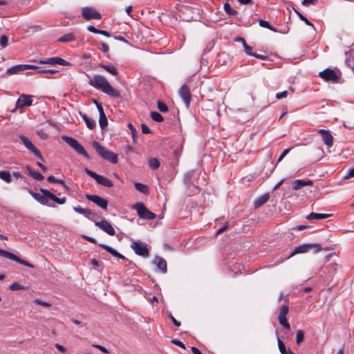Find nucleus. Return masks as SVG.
Masks as SVG:
<instances>
[{"instance_id": "nucleus-1", "label": "nucleus", "mask_w": 354, "mask_h": 354, "mask_svg": "<svg viewBox=\"0 0 354 354\" xmlns=\"http://www.w3.org/2000/svg\"><path fill=\"white\" fill-rule=\"evenodd\" d=\"M88 77L89 79L88 84L90 86L100 90L109 97H119L120 96V92L114 89L103 75L95 74L93 77H90L88 75Z\"/></svg>"}, {"instance_id": "nucleus-2", "label": "nucleus", "mask_w": 354, "mask_h": 354, "mask_svg": "<svg viewBox=\"0 0 354 354\" xmlns=\"http://www.w3.org/2000/svg\"><path fill=\"white\" fill-rule=\"evenodd\" d=\"M93 147L97 153L104 159L109 161L113 164H116L118 161V155L102 146L98 142L93 141Z\"/></svg>"}, {"instance_id": "nucleus-3", "label": "nucleus", "mask_w": 354, "mask_h": 354, "mask_svg": "<svg viewBox=\"0 0 354 354\" xmlns=\"http://www.w3.org/2000/svg\"><path fill=\"white\" fill-rule=\"evenodd\" d=\"M41 193H37L31 189L28 190V193L32 196V197L35 199L37 202L43 205H47L49 207H55V205L49 204V200H51V197L49 196L48 193H51L49 190L45 189H40Z\"/></svg>"}, {"instance_id": "nucleus-4", "label": "nucleus", "mask_w": 354, "mask_h": 354, "mask_svg": "<svg viewBox=\"0 0 354 354\" xmlns=\"http://www.w3.org/2000/svg\"><path fill=\"white\" fill-rule=\"evenodd\" d=\"M62 139L65 141L71 148H73L77 153L82 155L87 159H89V156L87 152L75 138L66 136H62Z\"/></svg>"}, {"instance_id": "nucleus-5", "label": "nucleus", "mask_w": 354, "mask_h": 354, "mask_svg": "<svg viewBox=\"0 0 354 354\" xmlns=\"http://www.w3.org/2000/svg\"><path fill=\"white\" fill-rule=\"evenodd\" d=\"M133 208L137 211V214L140 218L153 220L156 218V215L150 212L142 203H136Z\"/></svg>"}, {"instance_id": "nucleus-6", "label": "nucleus", "mask_w": 354, "mask_h": 354, "mask_svg": "<svg viewBox=\"0 0 354 354\" xmlns=\"http://www.w3.org/2000/svg\"><path fill=\"white\" fill-rule=\"evenodd\" d=\"M84 171L90 177L95 179L98 184L103 185L106 187H112L113 186V183L110 179L103 176H100L96 174L95 172L88 169L86 167L84 168Z\"/></svg>"}, {"instance_id": "nucleus-7", "label": "nucleus", "mask_w": 354, "mask_h": 354, "mask_svg": "<svg viewBox=\"0 0 354 354\" xmlns=\"http://www.w3.org/2000/svg\"><path fill=\"white\" fill-rule=\"evenodd\" d=\"M315 248V252H318L321 250V246L319 244L314 243H306L297 247H295L290 255L287 258L289 259L297 254H302L306 253L310 251L311 249Z\"/></svg>"}, {"instance_id": "nucleus-8", "label": "nucleus", "mask_w": 354, "mask_h": 354, "mask_svg": "<svg viewBox=\"0 0 354 354\" xmlns=\"http://www.w3.org/2000/svg\"><path fill=\"white\" fill-rule=\"evenodd\" d=\"M19 138L25 146V147L28 149L30 152H32L36 157H37L40 160L44 161V158L41 155L40 151L35 147V146L32 143V142L25 136L20 135Z\"/></svg>"}, {"instance_id": "nucleus-9", "label": "nucleus", "mask_w": 354, "mask_h": 354, "mask_svg": "<svg viewBox=\"0 0 354 354\" xmlns=\"http://www.w3.org/2000/svg\"><path fill=\"white\" fill-rule=\"evenodd\" d=\"M19 138L25 146V147L28 149L30 152H32L36 157H37L40 160L44 161V158L41 155L40 151L35 147V146L32 143V142L25 136L20 135Z\"/></svg>"}, {"instance_id": "nucleus-10", "label": "nucleus", "mask_w": 354, "mask_h": 354, "mask_svg": "<svg viewBox=\"0 0 354 354\" xmlns=\"http://www.w3.org/2000/svg\"><path fill=\"white\" fill-rule=\"evenodd\" d=\"M131 248L137 255L142 256L143 257H148L149 255V252L147 245L142 241H133L131 245Z\"/></svg>"}, {"instance_id": "nucleus-11", "label": "nucleus", "mask_w": 354, "mask_h": 354, "mask_svg": "<svg viewBox=\"0 0 354 354\" xmlns=\"http://www.w3.org/2000/svg\"><path fill=\"white\" fill-rule=\"evenodd\" d=\"M28 69H39V66L30 64L15 65L7 69L6 73L9 75L21 73Z\"/></svg>"}, {"instance_id": "nucleus-12", "label": "nucleus", "mask_w": 354, "mask_h": 354, "mask_svg": "<svg viewBox=\"0 0 354 354\" xmlns=\"http://www.w3.org/2000/svg\"><path fill=\"white\" fill-rule=\"evenodd\" d=\"M82 15L84 19H101V14L95 8L91 7H84L82 8Z\"/></svg>"}, {"instance_id": "nucleus-13", "label": "nucleus", "mask_w": 354, "mask_h": 354, "mask_svg": "<svg viewBox=\"0 0 354 354\" xmlns=\"http://www.w3.org/2000/svg\"><path fill=\"white\" fill-rule=\"evenodd\" d=\"M0 256L3 257L7 259H9L12 261H15L21 265L27 266V267L34 268V266L32 264H31L30 263H29L22 259H20L19 257H18L17 256H16L15 254L10 252L3 250L2 249H0Z\"/></svg>"}, {"instance_id": "nucleus-14", "label": "nucleus", "mask_w": 354, "mask_h": 354, "mask_svg": "<svg viewBox=\"0 0 354 354\" xmlns=\"http://www.w3.org/2000/svg\"><path fill=\"white\" fill-rule=\"evenodd\" d=\"M194 171H190L185 174L183 181L187 186V188L190 190L191 193L195 194L200 192L199 187L192 183V179L194 176Z\"/></svg>"}, {"instance_id": "nucleus-15", "label": "nucleus", "mask_w": 354, "mask_h": 354, "mask_svg": "<svg viewBox=\"0 0 354 354\" xmlns=\"http://www.w3.org/2000/svg\"><path fill=\"white\" fill-rule=\"evenodd\" d=\"M86 198L87 200L92 201L97 206L101 207L103 209H106L108 207V201L97 196V195H91V194H86Z\"/></svg>"}, {"instance_id": "nucleus-16", "label": "nucleus", "mask_w": 354, "mask_h": 354, "mask_svg": "<svg viewBox=\"0 0 354 354\" xmlns=\"http://www.w3.org/2000/svg\"><path fill=\"white\" fill-rule=\"evenodd\" d=\"M319 76L325 81L336 82L339 79L337 73L330 68H326L319 73Z\"/></svg>"}, {"instance_id": "nucleus-17", "label": "nucleus", "mask_w": 354, "mask_h": 354, "mask_svg": "<svg viewBox=\"0 0 354 354\" xmlns=\"http://www.w3.org/2000/svg\"><path fill=\"white\" fill-rule=\"evenodd\" d=\"M179 95L181 97L186 106L188 107L189 106L191 101V93L189 91V87L187 84H183L179 90Z\"/></svg>"}, {"instance_id": "nucleus-18", "label": "nucleus", "mask_w": 354, "mask_h": 354, "mask_svg": "<svg viewBox=\"0 0 354 354\" xmlns=\"http://www.w3.org/2000/svg\"><path fill=\"white\" fill-rule=\"evenodd\" d=\"M95 225L99 227L109 235L113 236L115 234V230L110 224V223L104 219L102 220L101 221L95 222Z\"/></svg>"}, {"instance_id": "nucleus-19", "label": "nucleus", "mask_w": 354, "mask_h": 354, "mask_svg": "<svg viewBox=\"0 0 354 354\" xmlns=\"http://www.w3.org/2000/svg\"><path fill=\"white\" fill-rule=\"evenodd\" d=\"M32 100L31 97L25 94H22L17 100L16 108H23L26 106H31Z\"/></svg>"}, {"instance_id": "nucleus-20", "label": "nucleus", "mask_w": 354, "mask_h": 354, "mask_svg": "<svg viewBox=\"0 0 354 354\" xmlns=\"http://www.w3.org/2000/svg\"><path fill=\"white\" fill-rule=\"evenodd\" d=\"M319 133L321 135L322 140L324 144L328 147H331L333 144V137L330 131L326 129L319 130Z\"/></svg>"}, {"instance_id": "nucleus-21", "label": "nucleus", "mask_w": 354, "mask_h": 354, "mask_svg": "<svg viewBox=\"0 0 354 354\" xmlns=\"http://www.w3.org/2000/svg\"><path fill=\"white\" fill-rule=\"evenodd\" d=\"M153 263L160 270L162 273L165 274L167 272V264L165 259L161 257L156 256L153 260Z\"/></svg>"}, {"instance_id": "nucleus-22", "label": "nucleus", "mask_w": 354, "mask_h": 354, "mask_svg": "<svg viewBox=\"0 0 354 354\" xmlns=\"http://www.w3.org/2000/svg\"><path fill=\"white\" fill-rule=\"evenodd\" d=\"M73 210L77 213L83 214L89 220H93V217L96 215L92 210L89 209H84L81 206L73 207Z\"/></svg>"}, {"instance_id": "nucleus-23", "label": "nucleus", "mask_w": 354, "mask_h": 354, "mask_svg": "<svg viewBox=\"0 0 354 354\" xmlns=\"http://www.w3.org/2000/svg\"><path fill=\"white\" fill-rule=\"evenodd\" d=\"M313 185V182L312 180H303V179L295 180L293 182L292 189L294 190H298V189L302 188L303 187L312 186Z\"/></svg>"}, {"instance_id": "nucleus-24", "label": "nucleus", "mask_w": 354, "mask_h": 354, "mask_svg": "<svg viewBox=\"0 0 354 354\" xmlns=\"http://www.w3.org/2000/svg\"><path fill=\"white\" fill-rule=\"evenodd\" d=\"M99 246L106 250L108 252L111 254L113 257L121 259H126L125 257L119 253L118 251H116L113 248L105 245V244H99Z\"/></svg>"}, {"instance_id": "nucleus-25", "label": "nucleus", "mask_w": 354, "mask_h": 354, "mask_svg": "<svg viewBox=\"0 0 354 354\" xmlns=\"http://www.w3.org/2000/svg\"><path fill=\"white\" fill-rule=\"evenodd\" d=\"M269 198H270V195L268 193H266V194L259 196L254 201V207L255 208L260 207L261 206H262L263 204H265L268 201Z\"/></svg>"}, {"instance_id": "nucleus-26", "label": "nucleus", "mask_w": 354, "mask_h": 354, "mask_svg": "<svg viewBox=\"0 0 354 354\" xmlns=\"http://www.w3.org/2000/svg\"><path fill=\"white\" fill-rule=\"evenodd\" d=\"M330 216V214H319V213H315L311 212L308 215H307L306 218L309 221L311 220H321V219H325Z\"/></svg>"}, {"instance_id": "nucleus-27", "label": "nucleus", "mask_w": 354, "mask_h": 354, "mask_svg": "<svg viewBox=\"0 0 354 354\" xmlns=\"http://www.w3.org/2000/svg\"><path fill=\"white\" fill-rule=\"evenodd\" d=\"M76 39L75 36L73 33L69 32L64 35L58 39V41L62 43H66L75 41Z\"/></svg>"}, {"instance_id": "nucleus-28", "label": "nucleus", "mask_w": 354, "mask_h": 354, "mask_svg": "<svg viewBox=\"0 0 354 354\" xmlns=\"http://www.w3.org/2000/svg\"><path fill=\"white\" fill-rule=\"evenodd\" d=\"M82 119L85 122L86 127L89 129H93L96 126V122L94 120L88 118L86 115L84 114L82 115Z\"/></svg>"}, {"instance_id": "nucleus-29", "label": "nucleus", "mask_w": 354, "mask_h": 354, "mask_svg": "<svg viewBox=\"0 0 354 354\" xmlns=\"http://www.w3.org/2000/svg\"><path fill=\"white\" fill-rule=\"evenodd\" d=\"M100 66L104 69L108 73H111L112 75H117L118 74L117 68L113 65H105V64H100Z\"/></svg>"}, {"instance_id": "nucleus-30", "label": "nucleus", "mask_w": 354, "mask_h": 354, "mask_svg": "<svg viewBox=\"0 0 354 354\" xmlns=\"http://www.w3.org/2000/svg\"><path fill=\"white\" fill-rule=\"evenodd\" d=\"M57 57H50V58H43L39 60V63L41 64H49V65H56L57 64Z\"/></svg>"}, {"instance_id": "nucleus-31", "label": "nucleus", "mask_w": 354, "mask_h": 354, "mask_svg": "<svg viewBox=\"0 0 354 354\" xmlns=\"http://www.w3.org/2000/svg\"><path fill=\"white\" fill-rule=\"evenodd\" d=\"M0 179L7 183H11L12 178L10 173L8 171H0Z\"/></svg>"}, {"instance_id": "nucleus-32", "label": "nucleus", "mask_w": 354, "mask_h": 354, "mask_svg": "<svg viewBox=\"0 0 354 354\" xmlns=\"http://www.w3.org/2000/svg\"><path fill=\"white\" fill-rule=\"evenodd\" d=\"M277 344L281 354H289V351H292L290 348L286 349L284 343L279 337L277 339Z\"/></svg>"}, {"instance_id": "nucleus-33", "label": "nucleus", "mask_w": 354, "mask_h": 354, "mask_svg": "<svg viewBox=\"0 0 354 354\" xmlns=\"http://www.w3.org/2000/svg\"><path fill=\"white\" fill-rule=\"evenodd\" d=\"M148 165L151 169L155 170L160 167V162L156 158H150L148 160Z\"/></svg>"}, {"instance_id": "nucleus-34", "label": "nucleus", "mask_w": 354, "mask_h": 354, "mask_svg": "<svg viewBox=\"0 0 354 354\" xmlns=\"http://www.w3.org/2000/svg\"><path fill=\"white\" fill-rule=\"evenodd\" d=\"M225 12L230 15V16H236L238 14V12L236 10H234L231 8V6L229 3H225L223 6Z\"/></svg>"}, {"instance_id": "nucleus-35", "label": "nucleus", "mask_w": 354, "mask_h": 354, "mask_svg": "<svg viewBox=\"0 0 354 354\" xmlns=\"http://www.w3.org/2000/svg\"><path fill=\"white\" fill-rule=\"evenodd\" d=\"M48 194L51 197V200L59 205H63L66 203V199L65 197L58 198L53 193H48Z\"/></svg>"}, {"instance_id": "nucleus-36", "label": "nucleus", "mask_w": 354, "mask_h": 354, "mask_svg": "<svg viewBox=\"0 0 354 354\" xmlns=\"http://www.w3.org/2000/svg\"><path fill=\"white\" fill-rule=\"evenodd\" d=\"M150 116L153 121L157 122H161L164 120V118L162 116V115L156 111L151 112Z\"/></svg>"}, {"instance_id": "nucleus-37", "label": "nucleus", "mask_w": 354, "mask_h": 354, "mask_svg": "<svg viewBox=\"0 0 354 354\" xmlns=\"http://www.w3.org/2000/svg\"><path fill=\"white\" fill-rule=\"evenodd\" d=\"M99 124L101 129H102L107 127L108 120L105 113H102L101 115H100Z\"/></svg>"}, {"instance_id": "nucleus-38", "label": "nucleus", "mask_w": 354, "mask_h": 354, "mask_svg": "<svg viewBox=\"0 0 354 354\" xmlns=\"http://www.w3.org/2000/svg\"><path fill=\"white\" fill-rule=\"evenodd\" d=\"M135 188L141 193L146 194L148 192V187L146 185L140 183H135Z\"/></svg>"}, {"instance_id": "nucleus-39", "label": "nucleus", "mask_w": 354, "mask_h": 354, "mask_svg": "<svg viewBox=\"0 0 354 354\" xmlns=\"http://www.w3.org/2000/svg\"><path fill=\"white\" fill-rule=\"evenodd\" d=\"M259 24L260 26L263 27V28H268V29H269V30H272V31H273L274 32H277V30L273 26H272L269 24V22L267 21H265V20H263V19H260L259 21Z\"/></svg>"}, {"instance_id": "nucleus-40", "label": "nucleus", "mask_w": 354, "mask_h": 354, "mask_svg": "<svg viewBox=\"0 0 354 354\" xmlns=\"http://www.w3.org/2000/svg\"><path fill=\"white\" fill-rule=\"evenodd\" d=\"M279 322L281 325H282L286 329L290 330V326L288 322L286 317H278Z\"/></svg>"}, {"instance_id": "nucleus-41", "label": "nucleus", "mask_w": 354, "mask_h": 354, "mask_svg": "<svg viewBox=\"0 0 354 354\" xmlns=\"http://www.w3.org/2000/svg\"><path fill=\"white\" fill-rule=\"evenodd\" d=\"M157 106L158 110L162 113H166L169 110L167 105L162 101H158Z\"/></svg>"}, {"instance_id": "nucleus-42", "label": "nucleus", "mask_w": 354, "mask_h": 354, "mask_svg": "<svg viewBox=\"0 0 354 354\" xmlns=\"http://www.w3.org/2000/svg\"><path fill=\"white\" fill-rule=\"evenodd\" d=\"M295 12L297 13V15H298L299 18L304 21V23L308 25V26H313V24L310 21H308V19L304 16L302 14H301L299 11H297V10L294 9Z\"/></svg>"}, {"instance_id": "nucleus-43", "label": "nucleus", "mask_w": 354, "mask_h": 354, "mask_svg": "<svg viewBox=\"0 0 354 354\" xmlns=\"http://www.w3.org/2000/svg\"><path fill=\"white\" fill-rule=\"evenodd\" d=\"M304 331L302 330H297L296 335V343L297 345H299L301 343V342L304 340Z\"/></svg>"}, {"instance_id": "nucleus-44", "label": "nucleus", "mask_w": 354, "mask_h": 354, "mask_svg": "<svg viewBox=\"0 0 354 354\" xmlns=\"http://www.w3.org/2000/svg\"><path fill=\"white\" fill-rule=\"evenodd\" d=\"M48 182L50 183H58V184H64V180L62 179H57L55 178L53 176H49L47 178Z\"/></svg>"}, {"instance_id": "nucleus-45", "label": "nucleus", "mask_w": 354, "mask_h": 354, "mask_svg": "<svg viewBox=\"0 0 354 354\" xmlns=\"http://www.w3.org/2000/svg\"><path fill=\"white\" fill-rule=\"evenodd\" d=\"M9 288L11 290L15 291V290H23V289H24V287L23 286H21V284H19V283L15 282L10 285Z\"/></svg>"}, {"instance_id": "nucleus-46", "label": "nucleus", "mask_w": 354, "mask_h": 354, "mask_svg": "<svg viewBox=\"0 0 354 354\" xmlns=\"http://www.w3.org/2000/svg\"><path fill=\"white\" fill-rule=\"evenodd\" d=\"M182 149H183V146L182 145H180V148H178V149H176L174 151H173V155L176 157V163L178 164V160H179V157L181 155V153H182Z\"/></svg>"}, {"instance_id": "nucleus-47", "label": "nucleus", "mask_w": 354, "mask_h": 354, "mask_svg": "<svg viewBox=\"0 0 354 354\" xmlns=\"http://www.w3.org/2000/svg\"><path fill=\"white\" fill-rule=\"evenodd\" d=\"M37 71V73L41 74V73H55L57 72V71L53 70V69H42L41 67H39V69H35Z\"/></svg>"}, {"instance_id": "nucleus-48", "label": "nucleus", "mask_w": 354, "mask_h": 354, "mask_svg": "<svg viewBox=\"0 0 354 354\" xmlns=\"http://www.w3.org/2000/svg\"><path fill=\"white\" fill-rule=\"evenodd\" d=\"M289 308L288 306H283L280 309V313L279 317H286L288 313Z\"/></svg>"}, {"instance_id": "nucleus-49", "label": "nucleus", "mask_w": 354, "mask_h": 354, "mask_svg": "<svg viewBox=\"0 0 354 354\" xmlns=\"http://www.w3.org/2000/svg\"><path fill=\"white\" fill-rule=\"evenodd\" d=\"M57 64H59L61 66H68L71 65V64L69 62L58 57L57 58Z\"/></svg>"}, {"instance_id": "nucleus-50", "label": "nucleus", "mask_w": 354, "mask_h": 354, "mask_svg": "<svg viewBox=\"0 0 354 354\" xmlns=\"http://www.w3.org/2000/svg\"><path fill=\"white\" fill-rule=\"evenodd\" d=\"M127 127L130 129L131 134H132L133 142H135L136 141V134L137 133L136 128L131 123H129L127 124Z\"/></svg>"}, {"instance_id": "nucleus-51", "label": "nucleus", "mask_w": 354, "mask_h": 354, "mask_svg": "<svg viewBox=\"0 0 354 354\" xmlns=\"http://www.w3.org/2000/svg\"><path fill=\"white\" fill-rule=\"evenodd\" d=\"M243 48H244V50H245V53L248 55H250V56H252L254 53H252V48L248 45L247 43L245 44L243 46Z\"/></svg>"}, {"instance_id": "nucleus-52", "label": "nucleus", "mask_w": 354, "mask_h": 354, "mask_svg": "<svg viewBox=\"0 0 354 354\" xmlns=\"http://www.w3.org/2000/svg\"><path fill=\"white\" fill-rule=\"evenodd\" d=\"M100 50L104 53H106L109 51V46L107 44L104 42H102L100 44Z\"/></svg>"}, {"instance_id": "nucleus-53", "label": "nucleus", "mask_w": 354, "mask_h": 354, "mask_svg": "<svg viewBox=\"0 0 354 354\" xmlns=\"http://www.w3.org/2000/svg\"><path fill=\"white\" fill-rule=\"evenodd\" d=\"M288 96V91H283L282 92L277 93L275 95V97L278 100H281L282 98H285Z\"/></svg>"}, {"instance_id": "nucleus-54", "label": "nucleus", "mask_w": 354, "mask_h": 354, "mask_svg": "<svg viewBox=\"0 0 354 354\" xmlns=\"http://www.w3.org/2000/svg\"><path fill=\"white\" fill-rule=\"evenodd\" d=\"M291 149H292V148H288V149H286L285 150H283L282 153L278 158L277 162H281L283 159V158L290 152V151Z\"/></svg>"}, {"instance_id": "nucleus-55", "label": "nucleus", "mask_w": 354, "mask_h": 354, "mask_svg": "<svg viewBox=\"0 0 354 354\" xmlns=\"http://www.w3.org/2000/svg\"><path fill=\"white\" fill-rule=\"evenodd\" d=\"M8 41V39L7 36H6V35L1 36V37L0 39V44L3 48H5L7 46Z\"/></svg>"}, {"instance_id": "nucleus-56", "label": "nucleus", "mask_w": 354, "mask_h": 354, "mask_svg": "<svg viewBox=\"0 0 354 354\" xmlns=\"http://www.w3.org/2000/svg\"><path fill=\"white\" fill-rule=\"evenodd\" d=\"M92 346L98 348L100 351H101L102 353L105 354H109V351H108V349L104 347L103 346L99 344H93Z\"/></svg>"}, {"instance_id": "nucleus-57", "label": "nucleus", "mask_w": 354, "mask_h": 354, "mask_svg": "<svg viewBox=\"0 0 354 354\" xmlns=\"http://www.w3.org/2000/svg\"><path fill=\"white\" fill-rule=\"evenodd\" d=\"M35 303H36L40 306H44V307L51 306V304H50L48 302L44 301H42L41 299H38L35 300Z\"/></svg>"}, {"instance_id": "nucleus-58", "label": "nucleus", "mask_w": 354, "mask_h": 354, "mask_svg": "<svg viewBox=\"0 0 354 354\" xmlns=\"http://www.w3.org/2000/svg\"><path fill=\"white\" fill-rule=\"evenodd\" d=\"M31 176L37 180H42L44 178L43 175L37 171L31 174Z\"/></svg>"}, {"instance_id": "nucleus-59", "label": "nucleus", "mask_w": 354, "mask_h": 354, "mask_svg": "<svg viewBox=\"0 0 354 354\" xmlns=\"http://www.w3.org/2000/svg\"><path fill=\"white\" fill-rule=\"evenodd\" d=\"M171 343L183 348V349H185V344L181 341H180L178 339H173V340H171Z\"/></svg>"}, {"instance_id": "nucleus-60", "label": "nucleus", "mask_w": 354, "mask_h": 354, "mask_svg": "<svg viewBox=\"0 0 354 354\" xmlns=\"http://www.w3.org/2000/svg\"><path fill=\"white\" fill-rule=\"evenodd\" d=\"M141 127H142V133L147 134V133H151L150 129L145 123H142L141 124Z\"/></svg>"}, {"instance_id": "nucleus-61", "label": "nucleus", "mask_w": 354, "mask_h": 354, "mask_svg": "<svg viewBox=\"0 0 354 354\" xmlns=\"http://www.w3.org/2000/svg\"><path fill=\"white\" fill-rule=\"evenodd\" d=\"M228 226H229L228 223H225L222 227H221L217 230L216 234H220L223 233V232H225L228 228Z\"/></svg>"}, {"instance_id": "nucleus-62", "label": "nucleus", "mask_w": 354, "mask_h": 354, "mask_svg": "<svg viewBox=\"0 0 354 354\" xmlns=\"http://www.w3.org/2000/svg\"><path fill=\"white\" fill-rule=\"evenodd\" d=\"M83 239L86 240L87 241L90 242V243H97V241L95 238H93V237H91V236H86V235H83L82 236Z\"/></svg>"}, {"instance_id": "nucleus-63", "label": "nucleus", "mask_w": 354, "mask_h": 354, "mask_svg": "<svg viewBox=\"0 0 354 354\" xmlns=\"http://www.w3.org/2000/svg\"><path fill=\"white\" fill-rule=\"evenodd\" d=\"M252 56L255 57L256 58L259 59L261 60H266L268 59L267 55H261V54L254 53Z\"/></svg>"}, {"instance_id": "nucleus-64", "label": "nucleus", "mask_w": 354, "mask_h": 354, "mask_svg": "<svg viewBox=\"0 0 354 354\" xmlns=\"http://www.w3.org/2000/svg\"><path fill=\"white\" fill-rule=\"evenodd\" d=\"M55 346L57 350H59L62 353H65L66 351V348L58 343H56L55 344Z\"/></svg>"}]
</instances>
